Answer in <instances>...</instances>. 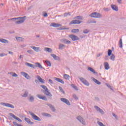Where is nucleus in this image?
<instances>
[{
	"label": "nucleus",
	"instance_id": "nucleus-7",
	"mask_svg": "<svg viewBox=\"0 0 126 126\" xmlns=\"http://www.w3.org/2000/svg\"><path fill=\"white\" fill-rule=\"evenodd\" d=\"M60 100L62 102H63L64 103H65L68 106H70V103L68 100H67L66 98H61Z\"/></svg>",
	"mask_w": 126,
	"mask_h": 126
},
{
	"label": "nucleus",
	"instance_id": "nucleus-41",
	"mask_svg": "<svg viewBox=\"0 0 126 126\" xmlns=\"http://www.w3.org/2000/svg\"><path fill=\"white\" fill-rule=\"evenodd\" d=\"M97 124H98V125L99 126H105V125H103V124L102 122H100V121H97Z\"/></svg>",
	"mask_w": 126,
	"mask_h": 126
},
{
	"label": "nucleus",
	"instance_id": "nucleus-62",
	"mask_svg": "<svg viewBox=\"0 0 126 126\" xmlns=\"http://www.w3.org/2000/svg\"><path fill=\"white\" fill-rule=\"evenodd\" d=\"M22 48H25V47H26V45H23L22 46H21Z\"/></svg>",
	"mask_w": 126,
	"mask_h": 126
},
{
	"label": "nucleus",
	"instance_id": "nucleus-25",
	"mask_svg": "<svg viewBox=\"0 0 126 126\" xmlns=\"http://www.w3.org/2000/svg\"><path fill=\"white\" fill-rule=\"evenodd\" d=\"M65 47V45L62 43L59 45V50H63Z\"/></svg>",
	"mask_w": 126,
	"mask_h": 126
},
{
	"label": "nucleus",
	"instance_id": "nucleus-61",
	"mask_svg": "<svg viewBox=\"0 0 126 126\" xmlns=\"http://www.w3.org/2000/svg\"><path fill=\"white\" fill-rule=\"evenodd\" d=\"M43 16H44L45 17H47V16H48V14H47V13H45V14H44V15H43Z\"/></svg>",
	"mask_w": 126,
	"mask_h": 126
},
{
	"label": "nucleus",
	"instance_id": "nucleus-34",
	"mask_svg": "<svg viewBox=\"0 0 126 126\" xmlns=\"http://www.w3.org/2000/svg\"><path fill=\"white\" fill-rule=\"evenodd\" d=\"M84 18L82 16H77L75 18H74V19H78L80 20H82Z\"/></svg>",
	"mask_w": 126,
	"mask_h": 126
},
{
	"label": "nucleus",
	"instance_id": "nucleus-64",
	"mask_svg": "<svg viewBox=\"0 0 126 126\" xmlns=\"http://www.w3.org/2000/svg\"><path fill=\"white\" fill-rule=\"evenodd\" d=\"M36 37L37 38H39V37H40V36H39V35H36Z\"/></svg>",
	"mask_w": 126,
	"mask_h": 126
},
{
	"label": "nucleus",
	"instance_id": "nucleus-58",
	"mask_svg": "<svg viewBox=\"0 0 126 126\" xmlns=\"http://www.w3.org/2000/svg\"><path fill=\"white\" fill-rule=\"evenodd\" d=\"M49 83L51 84H54L52 79H49Z\"/></svg>",
	"mask_w": 126,
	"mask_h": 126
},
{
	"label": "nucleus",
	"instance_id": "nucleus-37",
	"mask_svg": "<svg viewBox=\"0 0 126 126\" xmlns=\"http://www.w3.org/2000/svg\"><path fill=\"white\" fill-rule=\"evenodd\" d=\"M42 116H45V117H51L52 116L51 115L48 114L47 113H42Z\"/></svg>",
	"mask_w": 126,
	"mask_h": 126
},
{
	"label": "nucleus",
	"instance_id": "nucleus-8",
	"mask_svg": "<svg viewBox=\"0 0 126 126\" xmlns=\"http://www.w3.org/2000/svg\"><path fill=\"white\" fill-rule=\"evenodd\" d=\"M21 75H22L23 77H24L26 79H27L28 80H30L31 79V77L28 74V73H27L24 71H22L20 72Z\"/></svg>",
	"mask_w": 126,
	"mask_h": 126
},
{
	"label": "nucleus",
	"instance_id": "nucleus-28",
	"mask_svg": "<svg viewBox=\"0 0 126 126\" xmlns=\"http://www.w3.org/2000/svg\"><path fill=\"white\" fill-rule=\"evenodd\" d=\"M111 8L112 9H113V10H114L115 11H118V8L116 5L112 4V5H111Z\"/></svg>",
	"mask_w": 126,
	"mask_h": 126
},
{
	"label": "nucleus",
	"instance_id": "nucleus-52",
	"mask_svg": "<svg viewBox=\"0 0 126 126\" xmlns=\"http://www.w3.org/2000/svg\"><path fill=\"white\" fill-rule=\"evenodd\" d=\"M112 116H113V117L115 118V119L118 120V116L115 113H112Z\"/></svg>",
	"mask_w": 126,
	"mask_h": 126
},
{
	"label": "nucleus",
	"instance_id": "nucleus-44",
	"mask_svg": "<svg viewBox=\"0 0 126 126\" xmlns=\"http://www.w3.org/2000/svg\"><path fill=\"white\" fill-rule=\"evenodd\" d=\"M45 63L47 64V66H51V63H50V61H45Z\"/></svg>",
	"mask_w": 126,
	"mask_h": 126
},
{
	"label": "nucleus",
	"instance_id": "nucleus-56",
	"mask_svg": "<svg viewBox=\"0 0 126 126\" xmlns=\"http://www.w3.org/2000/svg\"><path fill=\"white\" fill-rule=\"evenodd\" d=\"M69 30V28H59V30Z\"/></svg>",
	"mask_w": 126,
	"mask_h": 126
},
{
	"label": "nucleus",
	"instance_id": "nucleus-10",
	"mask_svg": "<svg viewBox=\"0 0 126 126\" xmlns=\"http://www.w3.org/2000/svg\"><path fill=\"white\" fill-rule=\"evenodd\" d=\"M94 108L95 109L97 112H99L102 115H104L105 114V112L103 111V110L101 109L99 107H98V106H94Z\"/></svg>",
	"mask_w": 126,
	"mask_h": 126
},
{
	"label": "nucleus",
	"instance_id": "nucleus-26",
	"mask_svg": "<svg viewBox=\"0 0 126 126\" xmlns=\"http://www.w3.org/2000/svg\"><path fill=\"white\" fill-rule=\"evenodd\" d=\"M55 80H56V81H57L58 82H59V83H62V84H64V81H63L62 79H61L60 78H55Z\"/></svg>",
	"mask_w": 126,
	"mask_h": 126
},
{
	"label": "nucleus",
	"instance_id": "nucleus-35",
	"mask_svg": "<svg viewBox=\"0 0 126 126\" xmlns=\"http://www.w3.org/2000/svg\"><path fill=\"white\" fill-rule=\"evenodd\" d=\"M79 29H73L71 31V32L74 33H77L79 32Z\"/></svg>",
	"mask_w": 126,
	"mask_h": 126
},
{
	"label": "nucleus",
	"instance_id": "nucleus-33",
	"mask_svg": "<svg viewBox=\"0 0 126 126\" xmlns=\"http://www.w3.org/2000/svg\"><path fill=\"white\" fill-rule=\"evenodd\" d=\"M28 100L31 102H33L34 100V97L33 96L31 95L30 96V97H28Z\"/></svg>",
	"mask_w": 126,
	"mask_h": 126
},
{
	"label": "nucleus",
	"instance_id": "nucleus-2",
	"mask_svg": "<svg viewBox=\"0 0 126 126\" xmlns=\"http://www.w3.org/2000/svg\"><path fill=\"white\" fill-rule=\"evenodd\" d=\"M89 16L92 18H99V19L102 18L103 17L102 15L101 14L96 12H94L93 13H92L91 14H90Z\"/></svg>",
	"mask_w": 126,
	"mask_h": 126
},
{
	"label": "nucleus",
	"instance_id": "nucleus-22",
	"mask_svg": "<svg viewBox=\"0 0 126 126\" xmlns=\"http://www.w3.org/2000/svg\"><path fill=\"white\" fill-rule=\"evenodd\" d=\"M104 68L106 70H108L110 69V66L107 62H105L104 63Z\"/></svg>",
	"mask_w": 126,
	"mask_h": 126
},
{
	"label": "nucleus",
	"instance_id": "nucleus-16",
	"mask_svg": "<svg viewBox=\"0 0 126 126\" xmlns=\"http://www.w3.org/2000/svg\"><path fill=\"white\" fill-rule=\"evenodd\" d=\"M51 57H52L54 60L56 61H60V58L59 57L57 56V55H55L54 54H51Z\"/></svg>",
	"mask_w": 126,
	"mask_h": 126
},
{
	"label": "nucleus",
	"instance_id": "nucleus-57",
	"mask_svg": "<svg viewBox=\"0 0 126 126\" xmlns=\"http://www.w3.org/2000/svg\"><path fill=\"white\" fill-rule=\"evenodd\" d=\"M23 58H24V56L23 55H20V57H19V59L20 60H21V59H23Z\"/></svg>",
	"mask_w": 126,
	"mask_h": 126
},
{
	"label": "nucleus",
	"instance_id": "nucleus-21",
	"mask_svg": "<svg viewBox=\"0 0 126 126\" xmlns=\"http://www.w3.org/2000/svg\"><path fill=\"white\" fill-rule=\"evenodd\" d=\"M25 122H27L28 124H34V122H32L31 120L29 118H25Z\"/></svg>",
	"mask_w": 126,
	"mask_h": 126
},
{
	"label": "nucleus",
	"instance_id": "nucleus-5",
	"mask_svg": "<svg viewBox=\"0 0 126 126\" xmlns=\"http://www.w3.org/2000/svg\"><path fill=\"white\" fill-rule=\"evenodd\" d=\"M0 104L2 106H4L7 108H11L12 109H14V105L11 104L2 102L0 103Z\"/></svg>",
	"mask_w": 126,
	"mask_h": 126
},
{
	"label": "nucleus",
	"instance_id": "nucleus-47",
	"mask_svg": "<svg viewBox=\"0 0 126 126\" xmlns=\"http://www.w3.org/2000/svg\"><path fill=\"white\" fill-rule=\"evenodd\" d=\"M72 97L74 99H76V100L78 99V97L75 94H73Z\"/></svg>",
	"mask_w": 126,
	"mask_h": 126
},
{
	"label": "nucleus",
	"instance_id": "nucleus-13",
	"mask_svg": "<svg viewBox=\"0 0 126 126\" xmlns=\"http://www.w3.org/2000/svg\"><path fill=\"white\" fill-rule=\"evenodd\" d=\"M80 23H82V21H80L78 20H74L70 22V25H73V24H80Z\"/></svg>",
	"mask_w": 126,
	"mask_h": 126
},
{
	"label": "nucleus",
	"instance_id": "nucleus-12",
	"mask_svg": "<svg viewBox=\"0 0 126 126\" xmlns=\"http://www.w3.org/2000/svg\"><path fill=\"white\" fill-rule=\"evenodd\" d=\"M9 115L10 116H11L15 120H17L18 121H19L20 122H22L21 119H20V118H19L17 116H15L14 114H12L11 113H9Z\"/></svg>",
	"mask_w": 126,
	"mask_h": 126
},
{
	"label": "nucleus",
	"instance_id": "nucleus-24",
	"mask_svg": "<svg viewBox=\"0 0 126 126\" xmlns=\"http://www.w3.org/2000/svg\"><path fill=\"white\" fill-rule=\"evenodd\" d=\"M15 38L18 42H23L24 41V38L21 37H16Z\"/></svg>",
	"mask_w": 126,
	"mask_h": 126
},
{
	"label": "nucleus",
	"instance_id": "nucleus-63",
	"mask_svg": "<svg viewBox=\"0 0 126 126\" xmlns=\"http://www.w3.org/2000/svg\"><path fill=\"white\" fill-rule=\"evenodd\" d=\"M107 87H108V88H111L112 87L111 86L109 85H107Z\"/></svg>",
	"mask_w": 126,
	"mask_h": 126
},
{
	"label": "nucleus",
	"instance_id": "nucleus-53",
	"mask_svg": "<svg viewBox=\"0 0 126 126\" xmlns=\"http://www.w3.org/2000/svg\"><path fill=\"white\" fill-rule=\"evenodd\" d=\"M12 76L16 77H18V75L15 73H12Z\"/></svg>",
	"mask_w": 126,
	"mask_h": 126
},
{
	"label": "nucleus",
	"instance_id": "nucleus-15",
	"mask_svg": "<svg viewBox=\"0 0 126 126\" xmlns=\"http://www.w3.org/2000/svg\"><path fill=\"white\" fill-rule=\"evenodd\" d=\"M61 42L64 44H70L71 42L69 40H67V39L63 38L61 40Z\"/></svg>",
	"mask_w": 126,
	"mask_h": 126
},
{
	"label": "nucleus",
	"instance_id": "nucleus-42",
	"mask_svg": "<svg viewBox=\"0 0 126 126\" xmlns=\"http://www.w3.org/2000/svg\"><path fill=\"white\" fill-rule=\"evenodd\" d=\"M40 87H42L43 88V89H44L45 90L44 91H49V90H48V88H47V87L44 85H41Z\"/></svg>",
	"mask_w": 126,
	"mask_h": 126
},
{
	"label": "nucleus",
	"instance_id": "nucleus-30",
	"mask_svg": "<svg viewBox=\"0 0 126 126\" xmlns=\"http://www.w3.org/2000/svg\"><path fill=\"white\" fill-rule=\"evenodd\" d=\"M0 42L4 44L8 43V41L3 38H0Z\"/></svg>",
	"mask_w": 126,
	"mask_h": 126
},
{
	"label": "nucleus",
	"instance_id": "nucleus-32",
	"mask_svg": "<svg viewBox=\"0 0 126 126\" xmlns=\"http://www.w3.org/2000/svg\"><path fill=\"white\" fill-rule=\"evenodd\" d=\"M28 95H29V92L28 91H26L24 93V94L22 95V96L23 97H28Z\"/></svg>",
	"mask_w": 126,
	"mask_h": 126
},
{
	"label": "nucleus",
	"instance_id": "nucleus-39",
	"mask_svg": "<svg viewBox=\"0 0 126 126\" xmlns=\"http://www.w3.org/2000/svg\"><path fill=\"white\" fill-rule=\"evenodd\" d=\"M110 60L112 61H114L115 60V55H114L113 54H112L111 57H110Z\"/></svg>",
	"mask_w": 126,
	"mask_h": 126
},
{
	"label": "nucleus",
	"instance_id": "nucleus-55",
	"mask_svg": "<svg viewBox=\"0 0 126 126\" xmlns=\"http://www.w3.org/2000/svg\"><path fill=\"white\" fill-rule=\"evenodd\" d=\"M13 124L15 125V126H19L20 125H19V124H18L17 122H13Z\"/></svg>",
	"mask_w": 126,
	"mask_h": 126
},
{
	"label": "nucleus",
	"instance_id": "nucleus-50",
	"mask_svg": "<svg viewBox=\"0 0 126 126\" xmlns=\"http://www.w3.org/2000/svg\"><path fill=\"white\" fill-rule=\"evenodd\" d=\"M27 52L30 54H33L34 53V52L32 50H28L27 51Z\"/></svg>",
	"mask_w": 126,
	"mask_h": 126
},
{
	"label": "nucleus",
	"instance_id": "nucleus-59",
	"mask_svg": "<svg viewBox=\"0 0 126 126\" xmlns=\"http://www.w3.org/2000/svg\"><path fill=\"white\" fill-rule=\"evenodd\" d=\"M122 0H117V2H118L119 4H121V3H122Z\"/></svg>",
	"mask_w": 126,
	"mask_h": 126
},
{
	"label": "nucleus",
	"instance_id": "nucleus-9",
	"mask_svg": "<svg viewBox=\"0 0 126 126\" xmlns=\"http://www.w3.org/2000/svg\"><path fill=\"white\" fill-rule=\"evenodd\" d=\"M69 37H70L71 39V40H72L73 41L80 40V38H78V36L73 35V34H71V35H69Z\"/></svg>",
	"mask_w": 126,
	"mask_h": 126
},
{
	"label": "nucleus",
	"instance_id": "nucleus-51",
	"mask_svg": "<svg viewBox=\"0 0 126 126\" xmlns=\"http://www.w3.org/2000/svg\"><path fill=\"white\" fill-rule=\"evenodd\" d=\"M4 56H7V54L4 53H1V54H0V57H3Z\"/></svg>",
	"mask_w": 126,
	"mask_h": 126
},
{
	"label": "nucleus",
	"instance_id": "nucleus-49",
	"mask_svg": "<svg viewBox=\"0 0 126 126\" xmlns=\"http://www.w3.org/2000/svg\"><path fill=\"white\" fill-rule=\"evenodd\" d=\"M103 10L106 12L110 11V8H103Z\"/></svg>",
	"mask_w": 126,
	"mask_h": 126
},
{
	"label": "nucleus",
	"instance_id": "nucleus-6",
	"mask_svg": "<svg viewBox=\"0 0 126 126\" xmlns=\"http://www.w3.org/2000/svg\"><path fill=\"white\" fill-rule=\"evenodd\" d=\"M79 79L80 80V81L82 83H83L84 85L86 86H90V83L83 77H79Z\"/></svg>",
	"mask_w": 126,
	"mask_h": 126
},
{
	"label": "nucleus",
	"instance_id": "nucleus-46",
	"mask_svg": "<svg viewBox=\"0 0 126 126\" xmlns=\"http://www.w3.org/2000/svg\"><path fill=\"white\" fill-rule=\"evenodd\" d=\"M59 89L60 90V91L63 93V94H64V90H63V88H62L61 86H59Z\"/></svg>",
	"mask_w": 126,
	"mask_h": 126
},
{
	"label": "nucleus",
	"instance_id": "nucleus-20",
	"mask_svg": "<svg viewBox=\"0 0 126 126\" xmlns=\"http://www.w3.org/2000/svg\"><path fill=\"white\" fill-rule=\"evenodd\" d=\"M31 48H32L33 50H34L36 52H39V47H35L34 46H30Z\"/></svg>",
	"mask_w": 126,
	"mask_h": 126
},
{
	"label": "nucleus",
	"instance_id": "nucleus-36",
	"mask_svg": "<svg viewBox=\"0 0 126 126\" xmlns=\"http://www.w3.org/2000/svg\"><path fill=\"white\" fill-rule=\"evenodd\" d=\"M119 45L120 48H123V41L122 40V38H120L119 40Z\"/></svg>",
	"mask_w": 126,
	"mask_h": 126
},
{
	"label": "nucleus",
	"instance_id": "nucleus-40",
	"mask_svg": "<svg viewBox=\"0 0 126 126\" xmlns=\"http://www.w3.org/2000/svg\"><path fill=\"white\" fill-rule=\"evenodd\" d=\"M88 70L93 72V73H95V71L94 70V69L93 68L91 67H89Z\"/></svg>",
	"mask_w": 126,
	"mask_h": 126
},
{
	"label": "nucleus",
	"instance_id": "nucleus-17",
	"mask_svg": "<svg viewBox=\"0 0 126 126\" xmlns=\"http://www.w3.org/2000/svg\"><path fill=\"white\" fill-rule=\"evenodd\" d=\"M34 67H38L40 69L43 68V69H45V68L44 67H43L42 65L39 63H35Z\"/></svg>",
	"mask_w": 126,
	"mask_h": 126
},
{
	"label": "nucleus",
	"instance_id": "nucleus-38",
	"mask_svg": "<svg viewBox=\"0 0 126 126\" xmlns=\"http://www.w3.org/2000/svg\"><path fill=\"white\" fill-rule=\"evenodd\" d=\"M69 77L70 76L66 74L63 75V78L65 79V80H68Z\"/></svg>",
	"mask_w": 126,
	"mask_h": 126
},
{
	"label": "nucleus",
	"instance_id": "nucleus-27",
	"mask_svg": "<svg viewBox=\"0 0 126 126\" xmlns=\"http://www.w3.org/2000/svg\"><path fill=\"white\" fill-rule=\"evenodd\" d=\"M26 65L29 66L30 67H32V68H35V65L33 64H32V63H25Z\"/></svg>",
	"mask_w": 126,
	"mask_h": 126
},
{
	"label": "nucleus",
	"instance_id": "nucleus-43",
	"mask_svg": "<svg viewBox=\"0 0 126 126\" xmlns=\"http://www.w3.org/2000/svg\"><path fill=\"white\" fill-rule=\"evenodd\" d=\"M89 32H90V30H89L88 29H85L83 31L84 34H88Z\"/></svg>",
	"mask_w": 126,
	"mask_h": 126
},
{
	"label": "nucleus",
	"instance_id": "nucleus-23",
	"mask_svg": "<svg viewBox=\"0 0 126 126\" xmlns=\"http://www.w3.org/2000/svg\"><path fill=\"white\" fill-rule=\"evenodd\" d=\"M92 79H93V81L96 83L98 85H101V82H99L97 80L95 79L94 77H92Z\"/></svg>",
	"mask_w": 126,
	"mask_h": 126
},
{
	"label": "nucleus",
	"instance_id": "nucleus-11",
	"mask_svg": "<svg viewBox=\"0 0 126 126\" xmlns=\"http://www.w3.org/2000/svg\"><path fill=\"white\" fill-rule=\"evenodd\" d=\"M50 27H53L54 28H59L62 26V24H57L54 22L51 23L50 25Z\"/></svg>",
	"mask_w": 126,
	"mask_h": 126
},
{
	"label": "nucleus",
	"instance_id": "nucleus-1",
	"mask_svg": "<svg viewBox=\"0 0 126 126\" xmlns=\"http://www.w3.org/2000/svg\"><path fill=\"white\" fill-rule=\"evenodd\" d=\"M18 20L17 21H15V23L17 25H19L23 23H24L25 21V20H26V16H23V17H19L18 18H10L8 19V21H14V20Z\"/></svg>",
	"mask_w": 126,
	"mask_h": 126
},
{
	"label": "nucleus",
	"instance_id": "nucleus-45",
	"mask_svg": "<svg viewBox=\"0 0 126 126\" xmlns=\"http://www.w3.org/2000/svg\"><path fill=\"white\" fill-rule=\"evenodd\" d=\"M112 53V51H111L110 49H109L108 52H107V55H108V56H110L111 55H112V54H111Z\"/></svg>",
	"mask_w": 126,
	"mask_h": 126
},
{
	"label": "nucleus",
	"instance_id": "nucleus-31",
	"mask_svg": "<svg viewBox=\"0 0 126 126\" xmlns=\"http://www.w3.org/2000/svg\"><path fill=\"white\" fill-rule=\"evenodd\" d=\"M44 50L46 52H49V53H52V49L48 47H45L44 48Z\"/></svg>",
	"mask_w": 126,
	"mask_h": 126
},
{
	"label": "nucleus",
	"instance_id": "nucleus-18",
	"mask_svg": "<svg viewBox=\"0 0 126 126\" xmlns=\"http://www.w3.org/2000/svg\"><path fill=\"white\" fill-rule=\"evenodd\" d=\"M43 93H44V94L48 96H50V97H52V94L51 93H50V92H49L48 90L47 91H44L43 92Z\"/></svg>",
	"mask_w": 126,
	"mask_h": 126
},
{
	"label": "nucleus",
	"instance_id": "nucleus-29",
	"mask_svg": "<svg viewBox=\"0 0 126 126\" xmlns=\"http://www.w3.org/2000/svg\"><path fill=\"white\" fill-rule=\"evenodd\" d=\"M47 105L50 107L53 112H55V108L54 105H52L51 104H48Z\"/></svg>",
	"mask_w": 126,
	"mask_h": 126
},
{
	"label": "nucleus",
	"instance_id": "nucleus-60",
	"mask_svg": "<svg viewBox=\"0 0 126 126\" xmlns=\"http://www.w3.org/2000/svg\"><path fill=\"white\" fill-rule=\"evenodd\" d=\"M8 53H9V54H10L11 55H13V52H12L11 51H9Z\"/></svg>",
	"mask_w": 126,
	"mask_h": 126
},
{
	"label": "nucleus",
	"instance_id": "nucleus-19",
	"mask_svg": "<svg viewBox=\"0 0 126 126\" xmlns=\"http://www.w3.org/2000/svg\"><path fill=\"white\" fill-rule=\"evenodd\" d=\"M37 78L38 81H39V82H40L41 83H45V80L44 79H42V78L40 77V76L37 75Z\"/></svg>",
	"mask_w": 126,
	"mask_h": 126
},
{
	"label": "nucleus",
	"instance_id": "nucleus-54",
	"mask_svg": "<svg viewBox=\"0 0 126 126\" xmlns=\"http://www.w3.org/2000/svg\"><path fill=\"white\" fill-rule=\"evenodd\" d=\"M70 15V14H69V13H64V14H63V16L64 17H67L68 15Z\"/></svg>",
	"mask_w": 126,
	"mask_h": 126
},
{
	"label": "nucleus",
	"instance_id": "nucleus-48",
	"mask_svg": "<svg viewBox=\"0 0 126 126\" xmlns=\"http://www.w3.org/2000/svg\"><path fill=\"white\" fill-rule=\"evenodd\" d=\"M96 21H91V20H89L88 21V24H90V23H96Z\"/></svg>",
	"mask_w": 126,
	"mask_h": 126
},
{
	"label": "nucleus",
	"instance_id": "nucleus-14",
	"mask_svg": "<svg viewBox=\"0 0 126 126\" xmlns=\"http://www.w3.org/2000/svg\"><path fill=\"white\" fill-rule=\"evenodd\" d=\"M36 96L40 99H42L44 101H47V98L46 96H42L41 94H37Z\"/></svg>",
	"mask_w": 126,
	"mask_h": 126
},
{
	"label": "nucleus",
	"instance_id": "nucleus-4",
	"mask_svg": "<svg viewBox=\"0 0 126 126\" xmlns=\"http://www.w3.org/2000/svg\"><path fill=\"white\" fill-rule=\"evenodd\" d=\"M29 113L31 115V116H32V118L33 120L37 121L38 122L41 121V119L40 118H39V117L37 116L35 114H34L33 113H32V112H30Z\"/></svg>",
	"mask_w": 126,
	"mask_h": 126
},
{
	"label": "nucleus",
	"instance_id": "nucleus-3",
	"mask_svg": "<svg viewBox=\"0 0 126 126\" xmlns=\"http://www.w3.org/2000/svg\"><path fill=\"white\" fill-rule=\"evenodd\" d=\"M76 119L80 122L81 124L83 125H86V121L84 118H83L82 116H78L76 117Z\"/></svg>",
	"mask_w": 126,
	"mask_h": 126
}]
</instances>
